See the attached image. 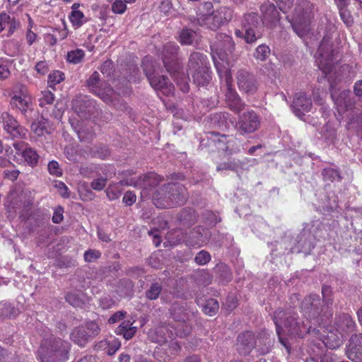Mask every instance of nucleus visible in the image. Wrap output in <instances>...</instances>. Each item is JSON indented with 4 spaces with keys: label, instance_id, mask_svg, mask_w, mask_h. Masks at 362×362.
<instances>
[{
    "label": "nucleus",
    "instance_id": "a211bd4d",
    "mask_svg": "<svg viewBox=\"0 0 362 362\" xmlns=\"http://www.w3.org/2000/svg\"><path fill=\"white\" fill-rule=\"evenodd\" d=\"M346 355L353 362H360L362 358V334L351 336Z\"/></svg>",
    "mask_w": 362,
    "mask_h": 362
},
{
    "label": "nucleus",
    "instance_id": "9d476101",
    "mask_svg": "<svg viewBox=\"0 0 362 362\" xmlns=\"http://www.w3.org/2000/svg\"><path fill=\"white\" fill-rule=\"evenodd\" d=\"M86 83L90 90L106 103L111 102V96L114 90L106 83H101L100 74L98 71H94L92 74L87 80Z\"/></svg>",
    "mask_w": 362,
    "mask_h": 362
},
{
    "label": "nucleus",
    "instance_id": "473e14b6",
    "mask_svg": "<svg viewBox=\"0 0 362 362\" xmlns=\"http://www.w3.org/2000/svg\"><path fill=\"white\" fill-rule=\"evenodd\" d=\"M218 301L216 299L210 298L206 301L203 306V311L205 314L212 316L218 312Z\"/></svg>",
    "mask_w": 362,
    "mask_h": 362
},
{
    "label": "nucleus",
    "instance_id": "774afa93",
    "mask_svg": "<svg viewBox=\"0 0 362 362\" xmlns=\"http://www.w3.org/2000/svg\"><path fill=\"white\" fill-rule=\"evenodd\" d=\"M172 8V3L170 0H163L160 5V9L165 13H168Z\"/></svg>",
    "mask_w": 362,
    "mask_h": 362
},
{
    "label": "nucleus",
    "instance_id": "f3484780",
    "mask_svg": "<svg viewBox=\"0 0 362 362\" xmlns=\"http://www.w3.org/2000/svg\"><path fill=\"white\" fill-rule=\"evenodd\" d=\"M312 106L311 99L305 93L299 92L296 93L291 107L295 115L303 119L305 114L311 110Z\"/></svg>",
    "mask_w": 362,
    "mask_h": 362
},
{
    "label": "nucleus",
    "instance_id": "4d7b16f0",
    "mask_svg": "<svg viewBox=\"0 0 362 362\" xmlns=\"http://www.w3.org/2000/svg\"><path fill=\"white\" fill-rule=\"evenodd\" d=\"M19 22L16 21L14 18L10 17V22L7 24L8 33L7 37L11 36L16 29L19 27Z\"/></svg>",
    "mask_w": 362,
    "mask_h": 362
},
{
    "label": "nucleus",
    "instance_id": "58836bf2",
    "mask_svg": "<svg viewBox=\"0 0 362 362\" xmlns=\"http://www.w3.org/2000/svg\"><path fill=\"white\" fill-rule=\"evenodd\" d=\"M269 47L266 45H261L256 48L254 56L257 59L264 61L269 57Z\"/></svg>",
    "mask_w": 362,
    "mask_h": 362
},
{
    "label": "nucleus",
    "instance_id": "c85d7f7f",
    "mask_svg": "<svg viewBox=\"0 0 362 362\" xmlns=\"http://www.w3.org/2000/svg\"><path fill=\"white\" fill-rule=\"evenodd\" d=\"M136 331V327H133L132 323L128 320L122 322L115 332L117 334L122 335L125 339H129L135 334Z\"/></svg>",
    "mask_w": 362,
    "mask_h": 362
},
{
    "label": "nucleus",
    "instance_id": "bb28decb",
    "mask_svg": "<svg viewBox=\"0 0 362 362\" xmlns=\"http://www.w3.org/2000/svg\"><path fill=\"white\" fill-rule=\"evenodd\" d=\"M190 74L192 76L194 83L199 86H206L211 79L210 67L200 69Z\"/></svg>",
    "mask_w": 362,
    "mask_h": 362
},
{
    "label": "nucleus",
    "instance_id": "e433bc0d",
    "mask_svg": "<svg viewBox=\"0 0 362 362\" xmlns=\"http://www.w3.org/2000/svg\"><path fill=\"white\" fill-rule=\"evenodd\" d=\"M162 290V286L158 283L152 284L149 289L146 292V296L149 300H156L158 298Z\"/></svg>",
    "mask_w": 362,
    "mask_h": 362
},
{
    "label": "nucleus",
    "instance_id": "e2e57ef3",
    "mask_svg": "<svg viewBox=\"0 0 362 362\" xmlns=\"http://www.w3.org/2000/svg\"><path fill=\"white\" fill-rule=\"evenodd\" d=\"M126 313L123 311H118L116 312L114 315H112L108 320V322L110 324H114L120 320H122L123 317H124Z\"/></svg>",
    "mask_w": 362,
    "mask_h": 362
},
{
    "label": "nucleus",
    "instance_id": "5fc2aeb1",
    "mask_svg": "<svg viewBox=\"0 0 362 362\" xmlns=\"http://www.w3.org/2000/svg\"><path fill=\"white\" fill-rule=\"evenodd\" d=\"M254 29L255 28H247V29H243V30L245 32L244 37H245V41L247 43L254 42L257 40Z\"/></svg>",
    "mask_w": 362,
    "mask_h": 362
},
{
    "label": "nucleus",
    "instance_id": "2eb2a0df",
    "mask_svg": "<svg viewBox=\"0 0 362 362\" xmlns=\"http://www.w3.org/2000/svg\"><path fill=\"white\" fill-rule=\"evenodd\" d=\"M145 71L148 81L153 89L160 91L166 96L173 95L174 86L166 76L158 74H150L146 70H145Z\"/></svg>",
    "mask_w": 362,
    "mask_h": 362
},
{
    "label": "nucleus",
    "instance_id": "423d86ee",
    "mask_svg": "<svg viewBox=\"0 0 362 362\" xmlns=\"http://www.w3.org/2000/svg\"><path fill=\"white\" fill-rule=\"evenodd\" d=\"M185 192V189L182 185L169 183L153 195V204L160 209L182 205L186 199Z\"/></svg>",
    "mask_w": 362,
    "mask_h": 362
},
{
    "label": "nucleus",
    "instance_id": "c03bdc74",
    "mask_svg": "<svg viewBox=\"0 0 362 362\" xmlns=\"http://www.w3.org/2000/svg\"><path fill=\"white\" fill-rule=\"evenodd\" d=\"M112 11L116 14H122L127 10V5L122 0H115L112 4Z\"/></svg>",
    "mask_w": 362,
    "mask_h": 362
},
{
    "label": "nucleus",
    "instance_id": "393cba45",
    "mask_svg": "<svg viewBox=\"0 0 362 362\" xmlns=\"http://www.w3.org/2000/svg\"><path fill=\"white\" fill-rule=\"evenodd\" d=\"M336 328L337 332H341L344 334H347L352 332L355 327V322L347 314H343L336 319L335 322Z\"/></svg>",
    "mask_w": 362,
    "mask_h": 362
},
{
    "label": "nucleus",
    "instance_id": "f8f14e48",
    "mask_svg": "<svg viewBox=\"0 0 362 362\" xmlns=\"http://www.w3.org/2000/svg\"><path fill=\"white\" fill-rule=\"evenodd\" d=\"M10 104L14 110H18L25 115L32 108V98L26 89L22 87L19 91H15L11 95Z\"/></svg>",
    "mask_w": 362,
    "mask_h": 362
},
{
    "label": "nucleus",
    "instance_id": "6e6d98bb",
    "mask_svg": "<svg viewBox=\"0 0 362 362\" xmlns=\"http://www.w3.org/2000/svg\"><path fill=\"white\" fill-rule=\"evenodd\" d=\"M136 194L131 191H128L124 194L122 201L126 205L132 206L136 202Z\"/></svg>",
    "mask_w": 362,
    "mask_h": 362
},
{
    "label": "nucleus",
    "instance_id": "49530a36",
    "mask_svg": "<svg viewBox=\"0 0 362 362\" xmlns=\"http://www.w3.org/2000/svg\"><path fill=\"white\" fill-rule=\"evenodd\" d=\"M48 171L51 175L60 177L62 175V170L59 167L58 162L52 160L48 164Z\"/></svg>",
    "mask_w": 362,
    "mask_h": 362
},
{
    "label": "nucleus",
    "instance_id": "603ef678",
    "mask_svg": "<svg viewBox=\"0 0 362 362\" xmlns=\"http://www.w3.org/2000/svg\"><path fill=\"white\" fill-rule=\"evenodd\" d=\"M107 184V179L104 177H100L94 180L90 183V187L94 190L100 191L102 190Z\"/></svg>",
    "mask_w": 362,
    "mask_h": 362
},
{
    "label": "nucleus",
    "instance_id": "4468645a",
    "mask_svg": "<svg viewBox=\"0 0 362 362\" xmlns=\"http://www.w3.org/2000/svg\"><path fill=\"white\" fill-rule=\"evenodd\" d=\"M1 122L4 129L13 138H22L25 136L26 130L19 124L14 117L8 112L1 113Z\"/></svg>",
    "mask_w": 362,
    "mask_h": 362
},
{
    "label": "nucleus",
    "instance_id": "1a4fd4ad",
    "mask_svg": "<svg viewBox=\"0 0 362 362\" xmlns=\"http://www.w3.org/2000/svg\"><path fill=\"white\" fill-rule=\"evenodd\" d=\"M260 124V116L253 110H248L239 115L235 129L240 135L244 136L256 132Z\"/></svg>",
    "mask_w": 362,
    "mask_h": 362
},
{
    "label": "nucleus",
    "instance_id": "4c0bfd02",
    "mask_svg": "<svg viewBox=\"0 0 362 362\" xmlns=\"http://www.w3.org/2000/svg\"><path fill=\"white\" fill-rule=\"evenodd\" d=\"M64 73L60 71H54L49 74L47 81L49 86L54 88L55 85L62 82L64 78Z\"/></svg>",
    "mask_w": 362,
    "mask_h": 362
},
{
    "label": "nucleus",
    "instance_id": "a878e982",
    "mask_svg": "<svg viewBox=\"0 0 362 362\" xmlns=\"http://www.w3.org/2000/svg\"><path fill=\"white\" fill-rule=\"evenodd\" d=\"M197 23L200 26L206 27L212 30H215L221 26L215 12L202 15L197 18Z\"/></svg>",
    "mask_w": 362,
    "mask_h": 362
},
{
    "label": "nucleus",
    "instance_id": "20e7f679",
    "mask_svg": "<svg viewBox=\"0 0 362 362\" xmlns=\"http://www.w3.org/2000/svg\"><path fill=\"white\" fill-rule=\"evenodd\" d=\"M178 49L179 47L175 42L165 44L162 51L163 62L167 71L175 78L182 91L186 93L189 90V78L180 71L182 66L176 59Z\"/></svg>",
    "mask_w": 362,
    "mask_h": 362
},
{
    "label": "nucleus",
    "instance_id": "3c124183",
    "mask_svg": "<svg viewBox=\"0 0 362 362\" xmlns=\"http://www.w3.org/2000/svg\"><path fill=\"white\" fill-rule=\"evenodd\" d=\"M322 175L325 180L333 181L336 178H339V173L332 168H326L322 171Z\"/></svg>",
    "mask_w": 362,
    "mask_h": 362
},
{
    "label": "nucleus",
    "instance_id": "a18cd8bd",
    "mask_svg": "<svg viewBox=\"0 0 362 362\" xmlns=\"http://www.w3.org/2000/svg\"><path fill=\"white\" fill-rule=\"evenodd\" d=\"M243 163L238 160L237 162H228L221 164L217 167V170H237L239 167H242Z\"/></svg>",
    "mask_w": 362,
    "mask_h": 362
},
{
    "label": "nucleus",
    "instance_id": "5701e85b",
    "mask_svg": "<svg viewBox=\"0 0 362 362\" xmlns=\"http://www.w3.org/2000/svg\"><path fill=\"white\" fill-rule=\"evenodd\" d=\"M322 294L323 296V301L326 304V307L322 308L320 306L321 302L320 301L318 314L315 315V318L323 317H325V320L327 321L330 320L332 316V313L329 308V305H331L332 303V300L330 298L332 294L331 288L328 286H322Z\"/></svg>",
    "mask_w": 362,
    "mask_h": 362
},
{
    "label": "nucleus",
    "instance_id": "c9c22d12",
    "mask_svg": "<svg viewBox=\"0 0 362 362\" xmlns=\"http://www.w3.org/2000/svg\"><path fill=\"white\" fill-rule=\"evenodd\" d=\"M81 326L85 327V330H86V334L89 339L98 335L100 332V327L94 321L87 322L86 324Z\"/></svg>",
    "mask_w": 362,
    "mask_h": 362
},
{
    "label": "nucleus",
    "instance_id": "ea45409f",
    "mask_svg": "<svg viewBox=\"0 0 362 362\" xmlns=\"http://www.w3.org/2000/svg\"><path fill=\"white\" fill-rule=\"evenodd\" d=\"M123 180L120 181L119 183L115 184L114 185L110 186L107 190L106 194L110 200H115L119 198L121 191L119 189V185H123L121 182Z\"/></svg>",
    "mask_w": 362,
    "mask_h": 362
},
{
    "label": "nucleus",
    "instance_id": "f704fd0d",
    "mask_svg": "<svg viewBox=\"0 0 362 362\" xmlns=\"http://www.w3.org/2000/svg\"><path fill=\"white\" fill-rule=\"evenodd\" d=\"M84 51L81 49H76L67 53V60L73 64H78L84 57Z\"/></svg>",
    "mask_w": 362,
    "mask_h": 362
},
{
    "label": "nucleus",
    "instance_id": "4be33fe9",
    "mask_svg": "<svg viewBox=\"0 0 362 362\" xmlns=\"http://www.w3.org/2000/svg\"><path fill=\"white\" fill-rule=\"evenodd\" d=\"M188 74L209 67L206 56L201 52H193L188 61Z\"/></svg>",
    "mask_w": 362,
    "mask_h": 362
},
{
    "label": "nucleus",
    "instance_id": "a19ab883",
    "mask_svg": "<svg viewBox=\"0 0 362 362\" xmlns=\"http://www.w3.org/2000/svg\"><path fill=\"white\" fill-rule=\"evenodd\" d=\"M339 11V15L343 22L347 26H351L354 23V19L350 12L344 8V6H337Z\"/></svg>",
    "mask_w": 362,
    "mask_h": 362
},
{
    "label": "nucleus",
    "instance_id": "cd10ccee",
    "mask_svg": "<svg viewBox=\"0 0 362 362\" xmlns=\"http://www.w3.org/2000/svg\"><path fill=\"white\" fill-rule=\"evenodd\" d=\"M71 339L80 346H84L89 340L84 327L75 328L71 334Z\"/></svg>",
    "mask_w": 362,
    "mask_h": 362
},
{
    "label": "nucleus",
    "instance_id": "9b49d317",
    "mask_svg": "<svg viewBox=\"0 0 362 362\" xmlns=\"http://www.w3.org/2000/svg\"><path fill=\"white\" fill-rule=\"evenodd\" d=\"M221 80L224 81L227 86V90L226 93V101L229 108L235 113H240L244 110L245 104L242 101L239 95L233 86V77L230 74V79L227 81L226 76H219Z\"/></svg>",
    "mask_w": 362,
    "mask_h": 362
},
{
    "label": "nucleus",
    "instance_id": "0eeeda50",
    "mask_svg": "<svg viewBox=\"0 0 362 362\" xmlns=\"http://www.w3.org/2000/svg\"><path fill=\"white\" fill-rule=\"evenodd\" d=\"M330 40V36H324L317 52L318 66L325 75H328L332 71L337 62V52L332 48Z\"/></svg>",
    "mask_w": 362,
    "mask_h": 362
},
{
    "label": "nucleus",
    "instance_id": "aec40b11",
    "mask_svg": "<svg viewBox=\"0 0 362 362\" xmlns=\"http://www.w3.org/2000/svg\"><path fill=\"white\" fill-rule=\"evenodd\" d=\"M260 10L263 16V23L269 27L276 25L279 22L280 17L279 13L274 5L269 2L264 3L261 6Z\"/></svg>",
    "mask_w": 362,
    "mask_h": 362
},
{
    "label": "nucleus",
    "instance_id": "72a5a7b5",
    "mask_svg": "<svg viewBox=\"0 0 362 362\" xmlns=\"http://www.w3.org/2000/svg\"><path fill=\"white\" fill-rule=\"evenodd\" d=\"M258 24V14L256 13H250L245 15L243 21V29L247 28H255Z\"/></svg>",
    "mask_w": 362,
    "mask_h": 362
},
{
    "label": "nucleus",
    "instance_id": "f03ea898",
    "mask_svg": "<svg viewBox=\"0 0 362 362\" xmlns=\"http://www.w3.org/2000/svg\"><path fill=\"white\" fill-rule=\"evenodd\" d=\"M235 45L230 36L218 34L211 44V57L214 66L219 76H226L227 81L230 79V70L226 66L227 56L232 53Z\"/></svg>",
    "mask_w": 362,
    "mask_h": 362
},
{
    "label": "nucleus",
    "instance_id": "f257e3e1",
    "mask_svg": "<svg viewBox=\"0 0 362 362\" xmlns=\"http://www.w3.org/2000/svg\"><path fill=\"white\" fill-rule=\"evenodd\" d=\"M320 297L310 295L305 297L301 303L302 312L308 321L299 320L297 314L292 310L277 309L274 314L273 320L276 325V331L280 343L286 348L288 354L291 352V344L288 339L284 337L287 335L291 338H303L307 334L319 339L327 348L336 349L344 341V335L337 329L334 332L328 330L326 325L330 320L326 321L325 317H316L318 314Z\"/></svg>",
    "mask_w": 362,
    "mask_h": 362
},
{
    "label": "nucleus",
    "instance_id": "c756f323",
    "mask_svg": "<svg viewBox=\"0 0 362 362\" xmlns=\"http://www.w3.org/2000/svg\"><path fill=\"white\" fill-rule=\"evenodd\" d=\"M197 35L195 31L188 28L182 29L179 34V42L182 45H189L197 40Z\"/></svg>",
    "mask_w": 362,
    "mask_h": 362
},
{
    "label": "nucleus",
    "instance_id": "680f3d73",
    "mask_svg": "<svg viewBox=\"0 0 362 362\" xmlns=\"http://www.w3.org/2000/svg\"><path fill=\"white\" fill-rule=\"evenodd\" d=\"M19 173L20 172L18 170H4V175L5 178H7L11 181H14L17 180L19 175Z\"/></svg>",
    "mask_w": 362,
    "mask_h": 362
},
{
    "label": "nucleus",
    "instance_id": "338daca9",
    "mask_svg": "<svg viewBox=\"0 0 362 362\" xmlns=\"http://www.w3.org/2000/svg\"><path fill=\"white\" fill-rule=\"evenodd\" d=\"M354 93L358 98L362 97V80L357 81L354 86Z\"/></svg>",
    "mask_w": 362,
    "mask_h": 362
},
{
    "label": "nucleus",
    "instance_id": "09e8293b",
    "mask_svg": "<svg viewBox=\"0 0 362 362\" xmlns=\"http://www.w3.org/2000/svg\"><path fill=\"white\" fill-rule=\"evenodd\" d=\"M35 69L37 74L40 75H45L49 71V62L47 61H40L35 64Z\"/></svg>",
    "mask_w": 362,
    "mask_h": 362
},
{
    "label": "nucleus",
    "instance_id": "2f4dec72",
    "mask_svg": "<svg viewBox=\"0 0 362 362\" xmlns=\"http://www.w3.org/2000/svg\"><path fill=\"white\" fill-rule=\"evenodd\" d=\"M69 19L75 28H80L87 22V18L81 11H71L69 16Z\"/></svg>",
    "mask_w": 362,
    "mask_h": 362
},
{
    "label": "nucleus",
    "instance_id": "dca6fc26",
    "mask_svg": "<svg viewBox=\"0 0 362 362\" xmlns=\"http://www.w3.org/2000/svg\"><path fill=\"white\" fill-rule=\"evenodd\" d=\"M238 86L240 91L248 95L254 94L257 90L255 76L245 70H240L236 76Z\"/></svg>",
    "mask_w": 362,
    "mask_h": 362
},
{
    "label": "nucleus",
    "instance_id": "79ce46f5",
    "mask_svg": "<svg viewBox=\"0 0 362 362\" xmlns=\"http://www.w3.org/2000/svg\"><path fill=\"white\" fill-rule=\"evenodd\" d=\"M54 94L49 90H45L41 92V97L39 99L40 105L44 106L47 104H52L54 102Z\"/></svg>",
    "mask_w": 362,
    "mask_h": 362
},
{
    "label": "nucleus",
    "instance_id": "b1692460",
    "mask_svg": "<svg viewBox=\"0 0 362 362\" xmlns=\"http://www.w3.org/2000/svg\"><path fill=\"white\" fill-rule=\"evenodd\" d=\"M350 90H344L340 93L337 94L334 90L332 91L331 96L337 107L339 112H345L349 107H351L352 103L349 99Z\"/></svg>",
    "mask_w": 362,
    "mask_h": 362
},
{
    "label": "nucleus",
    "instance_id": "6ab92c4d",
    "mask_svg": "<svg viewBox=\"0 0 362 362\" xmlns=\"http://www.w3.org/2000/svg\"><path fill=\"white\" fill-rule=\"evenodd\" d=\"M255 345V335L252 332H245L238 337L237 350L241 355L249 354Z\"/></svg>",
    "mask_w": 362,
    "mask_h": 362
},
{
    "label": "nucleus",
    "instance_id": "37998d69",
    "mask_svg": "<svg viewBox=\"0 0 362 362\" xmlns=\"http://www.w3.org/2000/svg\"><path fill=\"white\" fill-rule=\"evenodd\" d=\"M211 259L210 254L205 251L202 250L197 253L194 258L195 262L199 265H204L207 264Z\"/></svg>",
    "mask_w": 362,
    "mask_h": 362
},
{
    "label": "nucleus",
    "instance_id": "412c9836",
    "mask_svg": "<svg viewBox=\"0 0 362 362\" xmlns=\"http://www.w3.org/2000/svg\"><path fill=\"white\" fill-rule=\"evenodd\" d=\"M17 151L16 153L21 155L24 160L29 165L33 166L37 164L38 155L33 148L27 146L24 142H14L13 144Z\"/></svg>",
    "mask_w": 362,
    "mask_h": 362
},
{
    "label": "nucleus",
    "instance_id": "de8ad7c7",
    "mask_svg": "<svg viewBox=\"0 0 362 362\" xmlns=\"http://www.w3.org/2000/svg\"><path fill=\"white\" fill-rule=\"evenodd\" d=\"M66 301L74 307H79L82 304V301L80 299L78 294L76 293H69L66 296Z\"/></svg>",
    "mask_w": 362,
    "mask_h": 362
},
{
    "label": "nucleus",
    "instance_id": "864d4df0",
    "mask_svg": "<svg viewBox=\"0 0 362 362\" xmlns=\"http://www.w3.org/2000/svg\"><path fill=\"white\" fill-rule=\"evenodd\" d=\"M279 8L284 13H286L293 5V0H274Z\"/></svg>",
    "mask_w": 362,
    "mask_h": 362
},
{
    "label": "nucleus",
    "instance_id": "6e6552de",
    "mask_svg": "<svg viewBox=\"0 0 362 362\" xmlns=\"http://www.w3.org/2000/svg\"><path fill=\"white\" fill-rule=\"evenodd\" d=\"M171 315L180 324L175 328L176 335L184 337L191 331V326L187 324L194 316L195 312L189 306L173 303L170 309Z\"/></svg>",
    "mask_w": 362,
    "mask_h": 362
},
{
    "label": "nucleus",
    "instance_id": "7ed1b4c3",
    "mask_svg": "<svg viewBox=\"0 0 362 362\" xmlns=\"http://www.w3.org/2000/svg\"><path fill=\"white\" fill-rule=\"evenodd\" d=\"M313 5L307 0H298L294 9L286 16L293 31L300 37L305 36L310 30Z\"/></svg>",
    "mask_w": 362,
    "mask_h": 362
},
{
    "label": "nucleus",
    "instance_id": "7c9ffc66",
    "mask_svg": "<svg viewBox=\"0 0 362 362\" xmlns=\"http://www.w3.org/2000/svg\"><path fill=\"white\" fill-rule=\"evenodd\" d=\"M217 19L220 23L221 25L225 23L230 21L233 18V10L227 6H221L218 8L216 11Z\"/></svg>",
    "mask_w": 362,
    "mask_h": 362
},
{
    "label": "nucleus",
    "instance_id": "69168bd1",
    "mask_svg": "<svg viewBox=\"0 0 362 362\" xmlns=\"http://www.w3.org/2000/svg\"><path fill=\"white\" fill-rule=\"evenodd\" d=\"M11 72L6 65H0V79L5 80L10 76Z\"/></svg>",
    "mask_w": 362,
    "mask_h": 362
},
{
    "label": "nucleus",
    "instance_id": "8fccbe9b",
    "mask_svg": "<svg viewBox=\"0 0 362 362\" xmlns=\"http://www.w3.org/2000/svg\"><path fill=\"white\" fill-rule=\"evenodd\" d=\"M101 253L96 250H88L84 253V259L87 262H91L100 258Z\"/></svg>",
    "mask_w": 362,
    "mask_h": 362
},
{
    "label": "nucleus",
    "instance_id": "0e129e2a",
    "mask_svg": "<svg viewBox=\"0 0 362 362\" xmlns=\"http://www.w3.org/2000/svg\"><path fill=\"white\" fill-rule=\"evenodd\" d=\"M25 38L27 42L29 45H32L37 39V35L30 30V28H28L26 32Z\"/></svg>",
    "mask_w": 362,
    "mask_h": 362
},
{
    "label": "nucleus",
    "instance_id": "bf43d9fd",
    "mask_svg": "<svg viewBox=\"0 0 362 362\" xmlns=\"http://www.w3.org/2000/svg\"><path fill=\"white\" fill-rule=\"evenodd\" d=\"M10 22V16L6 13L0 14V33L7 27Z\"/></svg>",
    "mask_w": 362,
    "mask_h": 362
},
{
    "label": "nucleus",
    "instance_id": "ddd939ff",
    "mask_svg": "<svg viewBox=\"0 0 362 362\" xmlns=\"http://www.w3.org/2000/svg\"><path fill=\"white\" fill-rule=\"evenodd\" d=\"M161 180L162 179L158 175L151 172L142 176H139L137 179L131 178L129 180H123L121 183L128 186L140 187L144 190H148L157 186Z\"/></svg>",
    "mask_w": 362,
    "mask_h": 362
},
{
    "label": "nucleus",
    "instance_id": "39448f33",
    "mask_svg": "<svg viewBox=\"0 0 362 362\" xmlns=\"http://www.w3.org/2000/svg\"><path fill=\"white\" fill-rule=\"evenodd\" d=\"M70 344L59 338L45 339L39 349L41 362H64L68 358Z\"/></svg>",
    "mask_w": 362,
    "mask_h": 362
},
{
    "label": "nucleus",
    "instance_id": "13d9d810",
    "mask_svg": "<svg viewBox=\"0 0 362 362\" xmlns=\"http://www.w3.org/2000/svg\"><path fill=\"white\" fill-rule=\"evenodd\" d=\"M52 221L54 223H59L63 220V209L62 207H58L54 210Z\"/></svg>",
    "mask_w": 362,
    "mask_h": 362
},
{
    "label": "nucleus",
    "instance_id": "052dcab7",
    "mask_svg": "<svg viewBox=\"0 0 362 362\" xmlns=\"http://www.w3.org/2000/svg\"><path fill=\"white\" fill-rule=\"evenodd\" d=\"M120 346L121 344L118 340H113L112 344L108 347V349L107 351V354L110 356L115 354L116 351L119 350Z\"/></svg>",
    "mask_w": 362,
    "mask_h": 362
}]
</instances>
